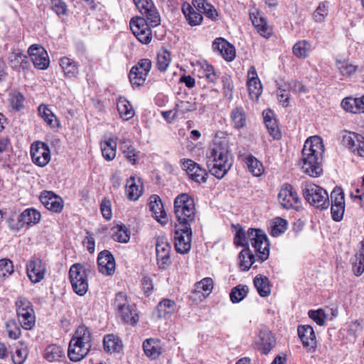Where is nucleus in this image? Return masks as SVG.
I'll return each instance as SVG.
<instances>
[{"label": "nucleus", "instance_id": "f257e3e1", "mask_svg": "<svg viewBox=\"0 0 364 364\" xmlns=\"http://www.w3.org/2000/svg\"><path fill=\"white\" fill-rule=\"evenodd\" d=\"M174 213L179 223L174 232L175 248L178 253L186 254L191 247V224L196 217L193 198L187 193L178 195L174 200Z\"/></svg>", "mask_w": 364, "mask_h": 364}, {"label": "nucleus", "instance_id": "f03ea898", "mask_svg": "<svg viewBox=\"0 0 364 364\" xmlns=\"http://www.w3.org/2000/svg\"><path fill=\"white\" fill-rule=\"evenodd\" d=\"M324 153V146L322 139L318 136L309 137L304 143L302 149L304 171L312 177L320 176L323 172L321 167L322 156Z\"/></svg>", "mask_w": 364, "mask_h": 364}, {"label": "nucleus", "instance_id": "7ed1b4c3", "mask_svg": "<svg viewBox=\"0 0 364 364\" xmlns=\"http://www.w3.org/2000/svg\"><path fill=\"white\" fill-rule=\"evenodd\" d=\"M207 165L210 173L221 179L230 169L232 160L227 144H214L207 152Z\"/></svg>", "mask_w": 364, "mask_h": 364}, {"label": "nucleus", "instance_id": "20e7f679", "mask_svg": "<svg viewBox=\"0 0 364 364\" xmlns=\"http://www.w3.org/2000/svg\"><path fill=\"white\" fill-rule=\"evenodd\" d=\"M91 332L85 325L80 326L70 340L68 350L69 358L74 362L83 359L91 348Z\"/></svg>", "mask_w": 364, "mask_h": 364}, {"label": "nucleus", "instance_id": "39448f33", "mask_svg": "<svg viewBox=\"0 0 364 364\" xmlns=\"http://www.w3.org/2000/svg\"><path fill=\"white\" fill-rule=\"evenodd\" d=\"M302 194L305 200L312 206L319 210H326L330 205L327 191L313 183L305 182L301 184Z\"/></svg>", "mask_w": 364, "mask_h": 364}, {"label": "nucleus", "instance_id": "423d86ee", "mask_svg": "<svg viewBox=\"0 0 364 364\" xmlns=\"http://www.w3.org/2000/svg\"><path fill=\"white\" fill-rule=\"evenodd\" d=\"M246 235L247 247H248L250 242L259 254L258 257L261 262L265 261L269 254V243L267 235L260 229L249 228Z\"/></svg>", "mask_w": 364, "mask_h": 364}, {"label": "nucleus", "instance_id": "0eeeda50", "mask_svg": "<svg viewBox=\"0 0 364 364\" xmlns=\"http://www.w3.org/2000/svg\"><path fill=\"white\" fill-rule=\"evenodd\" d=\"M69 279L73 289L79 296H84L88 290L87 269L80 264H73L69 270Z\"/></svg>", "mask_w": 364, "mask_h": 364}, {"label": "nucleus", "instance_id": "6e6552de", "mask_svg": "<svg viewBox=\"0 0 364 364\" xmlns=\"http://www.w3.org/2000/svg\"><path fill=\"white\" fill-rule=\"evenodd\" d=\"M130 28L135 37L143 44H148L152 39L149 20L143 17H134L129 23Z\"/></svg>", "mask_w": 364, "mask_h": 364}, {"label": "nucleus", "instance_id": "1a4fd4ad", "mask_svg": "<svg viewBox=\"0 0 364 364\" xmlns=\"http://www.w3.org/2000/svg\"><path fill=\"white\" fill-rule=\"evenodd\" d=\"M151 68V61L148 58L140 60L129 72V78L132 87L142 85Z\"/></svg>", "mask_w": 364, "mask_h": 364}, {"label": "nucleus", "instance_id": "9d476101", "mask_svg": "<svg viewBox=\"0 0 364 364\" xmlns=\"http://www.w3.org/2000/svg\"><path fill=\"white\" fill-rule=\"evenodd\" d=\"M331 216L333 220L339 222L343 219L345 211V199L343 190L336 187L331 193Z\"/></svg>", "mask_w": 364, "mask_h": 364}, {"label": "nucleus", "instance_id": "9b49d317", "mask_svg": "<svg viewBox=\"0 0 364 364\" xmlns=\"http://www.w3.org/2000/svg\"><path fill=\"white\" fill-rule=\"evenodd\" d=\"M143 18H146L152 26L160 24V15L151 0H133Z\"/></svg>", "mask_w": 364, "mask_h": 364}, {"label": "nucleus", "instance_id": "f8f14e48", "mask_svg": "<svg viewBox=\"0 0 364 364\" xmlns=\"http://www.w3.org/2000/svg\"><path fill=\"white\" fill-rule=\"evenodd\" d=\"M31 156L32 161L40 167L46 166L50 160V151L48 146L38 141L31 146Z\"/></svg>", "mask_w": 364, "mask_h": 364}, {"label": "nucleus", "instance_id": "ddd939ff", "mask_svg": "<svg viewBox=\"0 0 364 364\" xmlns=\"http://www.w3.org/2000/svg\"><path fill=\"white\" fill-rule=\"evenodd\" d=\"M171 247L164 237H158L156 244V259L159 267L166 269L171 264L170 257Z\"/></svg>", "mask_w": 364, "mask_h": 364}, {"label": "nucleus", "instance_id": "4468645a", "mask_svg": "<svg viewBox=\"0 0 364 364\" xmlns=\"http://www.w3.org/2000/svg\"><path fill=\"white\" fill-rule=\"evenodd\" d=\"M28 54L36 68L46 70L49 65V58L46 50L40 45L33 44L28 48Z\"/></svg>", "mask_w": 364, "mask_h": 364}, {"label": "nucleus", "instance_id": "2eb2a0df", "mask_svg": "<svg viewBox=\"0 0 364 364\" xmlns=\"http://www.w3.org/2000/svg\"><path fill=\"white\" fill-rule=\"evenodd\" d=\"M182 168L185 170L193 181L198 183H204L206 181L207 172L205 169L202 168L197 163L191 159H183L181 160Z\"/></svg>", "mask_w": 364, "mask_h": 364}, {"label": "nucleus", "instance_id": "dca6fc26", "mask_svg": "<svg viewBox=\"0 0 364 364\" xmlns=\"http://www.w3.org/2000/svg\"><path fill=\"white\" fill-rule=\"evenodd\" d=\"M278 200L282 206L286 209L293 207L294 204L299 202V198L293 186L289 183H284L278 194Z\"/></svg>", "mask_w": 364, "mask_h": 364}, {"label": "nucleus", "instance_id": "f3484780", "mask_svg": "<svg viewBox=\"0 0 364 364\" xmlns=\"http://www.w3.org/2000/svg\"><path fill=\"white\" fill-rule=\"evenodd\" d=\"M39 199L46 208L53 213H60L63 210V199L52 191H42Z\"/></svg>", "mask_w": 364, "mask_h": 364}, {"label": "nucleus", "instance_id": "a211bd4d", "mask_svg": "<svg viewBox=\"0 0 364 364\" xmlns=\"http://www.w3.org/2000/svg\"><path fill=\"white\" fill-rule=\"evenodd\" d=\"M212 48L228 62L232 61L235 58V47L223 38H215L213 42Z\"/></svg>", "mask_w": 364, "mask_h": 364}, {"label": "nucleus", "instance_id": "6ab92c4d", "mask_svg": "<svg viewBox=\"0 0 364 364\" xmlns=\"http://www.w3.org/2000/svg\"><path fill=\"white\" fill-rule=\"evenodd\" d=\"M27 274L33 283L40 282L43 279L46 267L43 261L39 258L31 259L26 264Z\"/></svg>", "mask_w": 364, "mask_h": 364}, {"label": "nucleus", "instance_id": "aec40b11", "mask_svg": "<svg viewBox=\"0 0 364 364\" xmlns=\"http://www.w3.org/2000/svg\"><path fill=\"white\" fill-rule=\"evenodd\" d=\"M297 333L304 347L308 348L309 351H315L317 342L313 327L310 325H300L297 328Z\"/></svg>", "mask_w": 364, "mask_h": 364}, {"label": "nucleus", "instance_id": "412c9836", "mask_svg": "<svg viewBox=\"0 0 364 364\" xmlns=\"http://www.w3.org/2000/svg\"><path fill=\"white\" fill-rule=\"evenodd\" d=\"M99 271L103 274L112 275L115 271V259L108 250L100 252L97 257Z\"/></svg>", "mask_w": 364, "mask_h": 364}, {"label": "nucleus", "instance_id": "4be33fe9", "mask_svg": "<svg viewBox=\"0 0 364 364\" xmlns=\"http://www.w3.org/2000/svg\"><path fill=\"white\" fill-rule=\"evenodd\" d=\"M247 86L250 97L258 100L262 92V85L254 66H251L248 70Z\"/></svg>", "mask_w": 364, "mask_h": 364}, {"label": "nucleus", "instance_id": "5701e85b", "mask_svg": "<svg viewBox=\"0 0 364 364\" xmlns=\"http://www.w3.org/2000/svg\"><path fill=\"white\" fill-rule=\"evenodd\" d=\"M149 210L152 213L153 217L161 225H166L168 223L166 213L159 196L152 195L150 197Z\"/></svg>", "mask_w": 364, "mask_h": 364}, {"label": "nucleus", "instance_id": "b1692460", "mask_svg": "<svg viewBox=\"0 0 364 364\" xmlns=\"http://www.w3.org/2000/svg\"><path fill=\"white\" fill-rule=\"evenodd\" d=\"M177 310L176 303L171 299H163L156 306V314L159 318H168Z\"/></svg>", "mask_w": 364, "mask_h": 364}, {"label": "nucleus", "instance_id": "393cba45", "mask_svg": "<svg viewBox=\"0 0 364 364\" xmlns=\"http://www.w3.org/2000/svg\"><path fill=\"white\" fill-rule=\"evenodd\" d=\"M231 124L237 130L243 129L247 125V114L241 106L233 108L230 114Z\"/></svg>", "mask_w": 364, "mask_h": 364}, {"label": "nucleus", "instance_id": "a878e982", "mask_svg": "<svg viewBox=\"0 0 364 364\" xmlns=\"http://www.w3.org/2000/svg\"><path fill=\"white\" fill-rule=\"evenodd\" d=\"M259 350L262 354L267 355L275 346L276 340L272 333L268 330H262L259 333Z\"/></svg>", "mask_w": 364, "mask_h": 364}, {"label": "nucleus", "instance_id": "bb28decb", "mask_svg": "<svg viewBox=\"0 0 364 364\" xmlns=\"http://www.w3.org/2000/svg\"><path fill=\"white\" fill-rule=\"evenodd\" d=\"M182 11L190 26H195L202 23L203 19L202 13L196 11L189 4L182 5Z\"/></svg>", "mask_w": 364, "mask_h": 364}, {"label": "nucleus", "instance_id": "cd10ccee", "mask_svg": "<svg viewBox=\"0 0 364 364\" xmlns=\"http://www.w3.org/2000/svg\"><path fill=\"white\" fill-rule=\"evenodd\" d=\"M143 349L146 355L151 359H156L161 354L160 341L154 338H149L144 341Z\"/></svg>", "mask_w": 364, "mask_h": 364}, {"label": "nucleus", "instance_id": "c85d7f7f", "mask_svg": "<svg viewBox=\"0 0 364 364\" xmlns=\"http://www.w3.org/2000/svg\"><path fill=\"white\" fill-rule=\"evenodd\" d=\"M117 316L126 323L134 326L139 319L137 309L134 305L131 304L117 314Z\"/></svg>", "mask_w": 364, "mask_h": 364}, {"label": "nucleus", "instance_id": "c756f323", "mask_svg": "<svg viewBox=\"0 0 364 364\" xmlns=\"http://www.w3.org/2000/svg\"><path fill=\"white\" fill-rule=\"evenodd\" d=\"M142 186L136 184L134 176L129 177L127 181L126 193L127 198L130 200L135 201L138 200L142 195Z\"/></svg>", "mask_w": 364, "mask_h": 364}, {"label": "nucleus", "instance_id": "7c9ffc66", "mask_svg": "<svg viewBox=\"0 0 364 364\" xmlns=\"http://www.w3.org/2000/svg\"><path fill=\"white\" fill-rule=\"evenodd\" d=\"M199 77H205L209 82L215 83L218 80L219 75L216 73L215 68L208 63L206 61H203L198 63Z\"/></svg>", "mask_w": 364, "mask_h": 364}, {"label": "nucleus", "instance_id": "2f4dec72", "mask_svg": "<svg viewBox=\"0 0 364 364\" xmlns=\"http://www.w3.org/2000/svg\"><path fill=\"white\" fill-rule=\"evenodd\" d=\"M253 282L260 296L267 297L270 294L271 286L266 276L258 274L255 277Z\"/></svg>", "mask_w": 364, "mask_h": 364}, {"label": "nucleus", "instance_id": "473e14b6", "mask_svg": "<svg viewBox=\"0 0 364 364\" xmlns=\"http://www.w3.org/2000/svg\"><path fill=\"white\" fill-rule=\"evenodd\" d=\"M38 114L44 122L51 128L59 127V121L47 105L41 104L38 107Z\"/></svg>", "mask_w": 364, "mask_h": 364}, {"label": "nucleus", "instance_id": "72a5a7b5", "mask_svg": "<svg viewBox=\"0 0 364 364\" xmlns=\"http://www.w3.org/2000/svg\"><path fill=\"white\" fill-rule=\"evenodd\" d=\"M60 65L67 77H75L78 74V64L73 60L63 57L60 60Z\"/></svg>", "mask_w": 364, "mask_h": 364}, {"label": "nucleus", "instance_id": "f704fd0d", "mask_svg": "<svg viewBox=\"0 0 364 364\" xmlns=\"http://www.w3.org/2000/svg\"><path fill=\"white\" fill-rule=\"evenodd\" d=\"M18 218L23 227L25 225L38 223L41 219V213L34 208H27L18 216Z\"/></svg>", "mask_w": 364, "mask_h": 364}, {"label": "nucleus", "instance_id": "c9c22d12", "mask_svg": "<svg viewBox=\"0 0 364 364\" xmlns=\"http://www.w3.org/2000/svg\"><path fill=\"white\" fill-rule=\"evenodd\" d=\"M117 107L120 117L124 120L127 121L134 116L132 106L127 99L120 97L118 100Z\"/></svg>", "mask_w": 364, "mask_h": 364}, {"label": "nucleus", "instance_id": "e433bc0d", "mask_svg": "<svg viewBox=\"0 0 364 364\" xmlns=\"http://www.w3.org/2000/svg\"><path fill=\"white\" fill-rule=\"evenodd\" d=\"M117 143L112 138L101 142V150L103 157L107 161H112L116 156Z\"/></svg>", "mask_w": 364, "mask_h": 364}, {"label": "nucleus", "instance_id": "4c0bfd02", "mask_svg": "<svg viewBox=\"0 0 364 364\" xmlns=\"http://www.w3.org/2000/svg\"><path fill=\"white\" fill-rule=\"evenodd\" d=\"M104 348L107 352H119L122 348V341L112 334L105 336L103 340Z\"/></svg>", "mask_w": 364, "mask_h": 364}, {"label": "nucleus", "instance_id": "58836bf2", "mask_svg": "<svg viewBox=\"0 0 364 364\" xmlns=\"http://www.w3.org/2000/svg\"><path fill=\"white\" fill-rule=\"evenodd\" d=\"M112 239L118 242L127 243L130 239V231L125 225H118L112 228Z\"/></svg>", "mask_w": 364, "mask_h": 364}, {"label": "nucleus", "instance_id": "ea45409f", "mask_svg": "<svg viewBox=\"0 0 364 364\" xmlns=\"http://www.w3.org/2000/svg\"><path fill=\"white\" fill-rule=\"evenodd\" d=\"M240 267L242 271H247L255 262V255L250 252L248 247L242 250L239 255Z\"/></svg>", "mask_w": 364, "mask_h": 364}, {"label": "nucleus", "instance_id": "a19ab883", "mask_svg": "<svg viewBox=\"0 0 364 364\" xmlns=\"http://www.w3.org/2000/svg\"><path fill=\"white\" fill-rule=\"evenodd\" d=\"M9 101L12 109L18 112L24 107L25 97L18 90H12L9 94Z\"/></svg>", "mask_w": 364, "mask_h": 364}, {"label": "nucleus", "instance_id": "79ce46f5", "mask_svg": "<svg viewBox=\"0 0 364 364\" xmlns=\"http://www.w3.org/2000/svg\"><path fill=\"white\" fill-rule=\"evenodd\" d=\"M311 50V43L305 40L297 42L293 47L294 55L299 58H306Z\"/></svg>", "mask_w": 364, "mask_h": 364}, {"label": "nucleus", "instance_id": "37998d69", "mask_svg": "<svg viewBox=\"0 0 364 364\" xmlns=\"http://www.w3.org/2000/svg\"><path fill=\"white\" fill-rule=\"evenodd\" d=\"M213 289V280L210 277H205L197 282L195 285V293H201L203 297H207Z\"/></svg>", "mask_w": 364, "mask_h": 364}, {"label": "nucleus", "instance_id": "c03bdc74", "mask_svg": "<svg viewBox=\"0 0 364 364\" xmlns=\"http://www.w3.org/2000/svg\"><path fill=\"white\" fill-rule=\"evenodd\" d=\"M22 328L26 330H31L36 322V317L33 309L17 314Z\"/></svg>", "mask_w": 364, "mask_h": 364}, {"label": "nucleus", "instance_id": "a18cd8bd", "mask_svg": "<svg viewBox=\"0 0 364 364\" xmlns=\"http://www.w3.org/2000/svg\"><path fill=\"white\" fill-rule=\"evenodd\" d=\"M248 291L247 285L239 284L233 287L230 293V301L234 304L240 302L247 296Z\"/></svg>", "mask_w": 364, "mask_h": 364}, {"label": "nucleus", "instance_id": "49530a36", "mask_svg": "<svg viewBox=\"0 0 364 364\" xmlns=\"http://www.w3.org/2000/svg\"><path fill=\"white\" fill-rule=\"evenodd\" d=\"M245 161L249 171L251 172L253 176L258 177L263 173V165L262 162L257 160L255 156L252 155L247 156L245 159Z\"/></svg>", "mask_w": 364, "mask_h": 364}, {"label": "nucleus", "instance_id": "de8ad7c7", "mask_svg": "<svg viewBox=\"0 0 364 364\" xmlns=\"http://www.w3.org/2000/svg\"><path fill=\"white\" fill-rule=\"evenodd\" d=\"M63 355L62 348L57 345H50L45 350V358L49 362L58 360Z\"/></svg>", "mask_w": 364, "mask_h": 364}, {"label": "nucleus", "instance_id": "09e8293b", "mask_svg": "<svg viewBox=\"0 0 364 364\" xmlns=\"http://www.w3.org/2000/svg\"><path fill=\"white\" fill-rule=\"evenodd\" d=\"M196 109L197 106L195 102L183 100L178 101L174 108V114L183 115L189 112H193Z\"/></svg>", "mask_w": 364, "mask_h": 364}, {"label": "nucleus", "instance_id": "8fccbe9b", "mask_svg": "<svg viewBox=\"0 0 364 364\" xmlns=\"http://www.w3.org/2000/svg\"><path fill=\"white\" fill-rule=\"evenodd\" d=\"M287 229V221L282 218L277 217L272 222L271 226V235L278 237L284 233Z\"/></svg>", "mask_w": 364, "mask_h": 364}, {"label": "nucleus", "instance_id": "3c124183", "mask_svg": "<svg viewBox=\"0 0 364 364\" xmlns=\"http://www.w3.org/2000/svg\"><path fill=\"white\" fill-rule=\"evenodd\" d=\"M336 68L339 70L340 73L344 77H350L357 70H359L358 66L345 61L336 60Z\"/></svg>", "mask_w": 364, "mask_h": 364}, {"label": "nucleus", "instance_id": "603ef678", "mask_svg": "<svg viewBox=\"0 0 364 364\" xmlns=\"http://www.w3.org/2000/svg\"><path fill=\"white\" fill-rule=\"evenodd\" d=\"M170 63L171 53L168 51L162 50L158 53L156 66L160 71H166Z\"/></svg>", "mask_w": 364, "mask_h": 364}, {"label": "nucleus", "instance_id": "864d4df0", "mask_svg": "<svg viewBox=\"0 0 364 364\" xmlns=\"http://www.w3.org/2000/svg\"><path fill=\"white\" fill-rule=\"evenodd\" d=\"M130 305L127 300V294L124 292L120 291L116 294L114 301V307L117 314Z\"/></svg>", "mask_w": 364, "mask_h": 364}, {"label": "nucleus", "instance_id": "5fc2aeb1", "mask_svg": "<svg viewBox=\"0 0 364 364\" xmlns=\"http://www.w3.org/2000/svg\"><path fill=\"white\" fill-rule=\"evenodd\" d=\"M6 331L8 336L14 340L18 339L21 334V328L14 320H9L6 321Z\"/></svg>", "mask_w": 364, "mask_h": 364}, {"label": "nucleus", "instance_id": "6e6d98bb", "mask_svg": "<svg viewBox=\"0 0 364 364\" xmlns=\"http://www.w3.org/2000/svg\"><path fill=\"white\" fill-rule=\"evenodd\" d=\"M344 110L351 113H359L358 98L346 97L341 102Z\"/></svg>", "mask_w": 364, "mask_h": 364}, {"label": "nucleus", "instance_id": "4d7b16f0", "mask_svg": "<svg viewBox=\"0 0 364 364\" xmlns=\"http://www.w3.org/2000/svg\"><path fill=\"white\" fill-rule=\"evenodd\" d=\"M360 139H363V135L355 132H345L342 141L343 144L350 149L353 147L354 141L358 142Z\"/></svg>", "mask_w": 364, "mask_h": 364}, {"label": "nucleus", "instance_id": "13d9d810", "mask_svg": "<svg viewBox=\"0 0 364 364\" xmlns=\"http://www.w3.org/2000/svg\"><path fill=\"white\" fill-rule=\"evenodd\" d=\"M265 124V126L269 132V134L274 139L278 140L281 139L282 134L279 129L277 122L276 119L272 120H267Z\"/></svg>", "mask_w": 364, "mask_h": 364}, {"label": "nucleus", "instance_id": "bf43d9fd", "mask_svg": "<svg viewBox=\"0 0 364 364\" xmlns=\"http://www.w3.org/2000/svg\"><path fill=\"white\" fill-rule=\"evenodd\" d=\"M308 315L309 318L314 321L318 325L323 326L325 324L326 316L322 309L309 310Z\"/></svg>", "mask_w": 364, "mask_h": 364}, {"label": "nucleus", "instance_id": "052dcab7", "mask_svg": "<svg viewBox=\"0 0 364 364\" xmlns=\"http://www.w3.org/2000/svg\"><path fill=\"white\" fill-rule=\"evenodd\" d=\"M13 272L14 266L12 262L10 259H0V277H9L13 273Z\"/></svg>", "mask_w": 364, "mask_h": 364}, {"label": "nucleus", "instance_id": "680f3d73", "mask_svg": "<svg viewBox=\"0 0 364 364\" xmlns=\"http://www.w3.org/2000/svg\"><path fill=\"white\" fill-rule=\"evenodd\" d=\"M221 81L225 96L231 98L232 96L234 85L230 75L228 74L223 75L221 77Z\"/></svg>", "mask_w": 364, "mask_h": 364}, {"label": "nucleus", "instance_id": "e2e57ef3", "mask_svg": "<svg viewBox=\"0 0 364 364\" xmlns=\"http://www.w3.org/2000/svg\"><path fill=\"white\" fill-rule=\"evenodd\" d=\"M50 8L59 16L67 11V5L63 0H50Z\"/></svg>", "mask_w": 364, "mask_h": 364}, {"label": "nucleus", "instance_id": "0e129e2a", "mask_svg": "<svg viewBox=\"0 0 364 364\" xmlns=\"http://www.w3.org/2000/svg\"><path fill=\"white\" fill-rule=\"evenodd\" d=\"M17 314L33 309L31 303L25 297L20 296L16 301Z\"/></svg>", "mask_w": 364, "mask_h": 364}, {"label": "nucleus", "instance_id": "69168bd1", "mask_svg": "<svg viewBox=\"0 0 364 364\" xmlns=\"http://www.w3.org/2000/svg\"><path fill=\"white\" fill-rule=\"evenodd\" d=\"M328 15L327 6L325 3H321L314 13V18L316 22H322Z\"/></svg>", "mask_w": 364, "mask_h": 364}, {"label": "nucleus", "instance_id": "338daca9", "mask_svg": "<svg viewBox=\"0 0 364 364\" xmlns=\"http://www.w3.org/2000/svg\"><path fill=\"white\" fill-rule=\"evenodd\" d=\"M100 210L102 216L106 220H110L112 216V212L111 208V202L107 198H104L100 203Z\"/></svg>", "mask_w": 364, "mask_h": 364}, {"label": "nucleus", "instance_id": "774afa93", "mask_svg": "<svg viewBox=\"0 0 364 364\" xmlns=\"http://www.w3.org/2000/svg\"><path fill=\"white\" fill-rule=\"evenodd\" d=\"M246 232L244 229L240 228L235 235L234 242L237 246L247 247Z\"/></svg>", "mask_w": 364, "mask_h": 364}]
</instances>
